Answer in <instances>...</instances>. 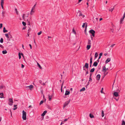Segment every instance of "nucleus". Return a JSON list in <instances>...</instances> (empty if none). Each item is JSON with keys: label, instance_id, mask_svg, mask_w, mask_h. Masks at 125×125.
<instances>
[{"label": "nucleus", "instance_id": "f257e3e1", "mask_svg": "<svg viewBox=\"0 0 125 125\" xmlns=\"http://www.w3.org/2000/svg\"><path fill=\"white\" fill-rule=\"evenodd\" d=\"M26 113L25 112L24 110L22 111V118L24 120H25L26 119Z\"/></svg>", "mask_w": 125, "mask_h": 125}, {"label": "nucleus", "instance_id": "f03ea898", "mask_svg": "<svg viewBox=\"0 0 125 125\" xmlns=\"http://www.w3.org/2000/svg\"><path fill=\"white\" fill-rule=\"evenodd\" d=\"M9 102L8 104L10 105H12L13 102V101L12 99L10 98L9 99Z\"/></svg>", "mask_w": 125, "mask_h": 125}, {"label": "nucleus", "instance_id": "7ed1b4c3", "mask_svg": "<svg viewBox=\"0 0 125 125\" xmlns=\"http://www.w3.org/2000/svg\"><path fill=\"white\" fill-rule=\"evenodd\" d=\"M89 32L91 34H92V35L93 37H94L95 31L93 30H91L89 31Z\"/></svg>", "mask_w": 125, "mask_h": 125}, {"label": "nucleus", "instance_id": "20e7f679", "mask_svg": "<svg viewBox=\"0 0 125 125\" xmlns=\"http://www.w3.org/2000/svg\"><path fill=\"white\" fill-rule=\"evenodd\" d=\"M70 99H69L68 101L66 102H65L63 105V108H64L68 104H69V103L70 101Z\"/></svg>", "mask_w": 125, "mask_h": 125}, {"label": "nucleus", "instance_id": "39448f33", "mask_svg": "<svg viewBox=\"0 0 125 125\" xmlns=\"http://www.w3.org/2000/svg\"><path fill=\"white\" fill-rule=\"evenodd\" d=\"M36 5V4L34 5L31 9V15H32L33 14V13L34 12V11H33V10L35 9Z\"/></svg>", "mask_w": 125, "mask_h": 125}, {"label": "nucleus", "instance_id": "423d86ee", "mask_svg": "<svg viewBox=\"0 0 125 125\" xmlns=\"http://www.w3.org/2000/svg\"><path fill=\"white\" fill-rule=\"evenodd\" d=\"M100 75L99 74H98L96 76V80H99L100 77Z\"/></svg>", "mask_w": 125, "mask_h": 125}, {"label": "nucleus", "instance_id": "0eeeda50", "mask_svg": "<svg viewBox=\"0 0 125 125\" xmlns=\"http://www.w3.org/2000/svg\"><path fill=\"white\" fill-rule=\"evenodd\" d=\"M92 57H91L90 58V67H91L92 64Z\"/></svg>", "mask_w": 125, "mask_h": 125}, {"label": "nucleus", "instance_id": "6e6552de", "mask_svg": "<svg viewBox=\"0 0 125 125\" xmlns=\"http://www.w3.org/2000/svg\"><path fill=\"white\" fill-rule=\"evenodd\" d=\"M83 66L88 69L89 67L88 63H85L84 66Z\"/></svg>", "mask_w": 125, "mask_h": 125}, {"label": "nucleus", "instance_id": "1a4fd4ad", "mask_svg": "<svg viewBox=\"0 0 125 125\" xmlns=\"http://www.w3.org/2000/svg\"><path fill=\"white\" fill-rule=\"evenodd\" d=\"M79 16H82V17L83 18H84L85 17V15H83V14H82V13L81 12H79Z\"/></svg>", "mask_w": 125, "mask_h": 125}, {"label": "nucleus", "instance_id": "9d476101", "mask_svg": "<svg viewBox=\"0 0 125 125\" xmlns=\"http://www.w3.org/2000/svg\"><path fill=\"white\" fill-rule=\"evenodd\" d=\"M86 25L85 28H86L87 26V23H83L82 27L83 28H84L85 27V25Z\"/></svg>", "mask_w": 125, "mask_h": 125}, {"label": "nucleus", "instance_id": "9b49d317", "mask_svg": "<svg viewBox=\"0 0 125 125\" xmlns=\"http://www.w3.org/2000/svg\"><path fill=\"white\" fill-rule=\"evenodd\" d=\"M114 95L115 97H117L118 95V93L117 92H115L114 93Z\"/></svg>", "mask_w": 125, "mask_h": 125}, {"label": "nucleus", "instance_id": "f8f14e48", "mask_svg": "<svg viewBox=\"0 0 125 125\" xmlns=\"http://www.w3.org/2000/svg\"><path fill=\"white\" fill-rule=\"evenodd\" d=\"M70 92L69 91H66L65 93V95H69L70 94Z\"/></svg>", "mask_w": 125, "mask_h": 125}, {"label": "nucleus", "instance_id": "ddd939ff", "mask_svg": "<svg viewBox=\"0 0 125 125\" xmlns=\"http://www.w3.org/2000/svg\"><path fill=\"white\" fill-rule=\"evenodd\" d=\"M111 60L110 58H108L107 59L106 61L105 62V63H107L108 62H109Z\"/></svg>", "mask_w": 125, "mask_h": 125}, {"label": "nucleus", "instance_id": "4468645a", "mask_svg": "<svg viewBox=\"0 0 125 125\" xmlns=\"http://www.w3.org/2000/svg\"><path fill=\"white\" fill-rule=\"evenodd\" d=\"M47 113V111L46 110L44 111L42 114L41 115L42 116H44L45 115V114Z\"/></svg>", "mask_w": 125, "mask_h": 125}, {"label": "nucleus", "instance_id": "2eb2a0df", "mask_svg": "<svg viewBox=\"0 0 125 125\" xmlns=\"http://www.w3.org/2000/svg\"><path fill=\"white\" fill-rule=\"evenodd\" d=\"M26 87H28L29 88V89L31 90V88H33V86L32 85H30Z\"/></svg>", "mask_w": 125, "mask_h": 125}, {"label": "nucleus", "instance_id": "dca6fc26", "mask_svg": "<svg viewBox=\"0 0 125 125\" xmlns=\"http://www.w3.org/2000/svg\"><path fill=\"white\" fill-rule=\"evenodd\" d=\"M21 55L22 56H23V54L22 53H19V57L20 59L21 58Z\"/></svg>", "mask_w": 125, "mask_h": 125}, {"label": "nucleus", "instance_id": "f3484780", "mask_svg": "<svg viewBox=\"0 0 125 125\" xmlns=\"http://www.w3.org/2000/svg\"><path fill=\"white\" fill-rule=\"evenodd\" d=\"M124 19V17H123L120 19V24L122 23V22L123 21Z\"/></svg>", "mask_w": 125, "mask_h": 125}, {"label": "nucleus", "instance_id": "a211bd4d", "mask_svg": "<svg viewBox=\"0 0 125 125\" xmlns=\"http://www.w3.org/2000/svg\"><path fill=\"white\" fill-rule=\"evenodd\" d=\"M98 64V63L97 62H94L93 66L95 67Z\"/></svg>", "mask_w": 125, "mask_h": 125}, {"label": "nucleus", "instance_id": "6ab92c4d", "mask_svg": "<svg viewBox=\"0 0 125 125\" xmlns=\"http://www.w3.org/2000/svg\"><path fill=\"white\" fill-rule=\"evenodd\" d=\"M91 45H87V46L86 48L87 50H89L90 48Z\"/></svg>", "mask_w": 125, "mask_h": 125}, {"label": "nucleus", "instance_id": "aec40b11", "mask_svg": "<svg viewBox=\"0 0 125 125\" xmlns=\"http://www.w3.org/2000/svg\"><path fill=\"white\" fill-rule=\"evenodd\" d=\"M3 97V93H0V98H2Z\"/></svg>", "mask_w": 125, "mask_h": 125}, {"label": "nucleus", "instance_id": "412c9836", "mask_svg": "<svg viewBox=\"0 0 125 125\" xmlns=\"http://www.w3.org/2000/svg\"><path fill=\"white\" fill-rule=\"evenodd\" d=\"M8 32V31L5 29V27H4L3 29V32L4 33L6 32Z\"/></svg>", "mask_w": 125, "mask_h": 125}, {"label": "nucleus", "instance_id": "4be33fe9", "mask_svg": "<svg viewBox=\"0 0 125 125\" xmlns=\"http://www.w3.org/2000/svg\"><path fill=\"white\" fill-rule=\"evenodd\" d=\"M88 45H91V41L90 40H88Z\"/></svg>", "mask_w": 125, "mask_h": 125}, {"label": "nucleus", "instance_id": "5701e85b", "mask_svg": "<svg viewBox=\"0 0 125 125\" xmlns=\"http://www.w3.org/2000/svg\"><path fill=\"white\" fill-rule=\"evenodd\" d=\"M2 52V53L3 54H6L7 53V52L6 50L4 51H3Z\"/></svg>", "mask_w": 125, "mask_h": 125}, {"label": "nucleus", "instance_id": "b1692460", "mask_svg": "<svg viewBox=\"0 0 125 125\" xmlns=\"http://www.w3.org/2000/svg\"><path fill=\"white\" fill-rule=\"evenodd\" d=\"M95 70V69L94 68H93L92 69H91L90 71V72L93 73V72Z\"/></svg>", "mask_w": 125, "mask_h": 125}, {"label": "nucleus", "instance_id": "393cba45", "mask_svg": "<svg viewBox=\"0 0 125 125\" xmlns=\"http://www.w3.org/2000/svg\"><path fill=\"white\" fill-rule=\"evenodd\" d=\"M85 90V87H83V88L82 89H80V92H81L82 91H84Z\"/></svg>", "mask_w": 125, "mask_h": 125}, {"label": "nucleus", "instance_id": "a878e982", "mask_svg": "<svg viewBox=\"0 0 125 125\" xmlns=\"http://www.w3.org/2000/svg\"><path fill=\"white\" fill-rule=\"evenodd\" d=\"M115 5L114 6L113 8H112L111 9L109 10V11L111 12H112L113 11V10H114V8L115 7Z\"/></svg>", "mask_w": 125, "mask_h": 125}, {"label": "nucleus", "instance_id": "bb28decb", "mask_svg": "<svg viewBox=\"0 0 125 125\" xmlns=\"http://www.w3.org/2000/svg\"><path fill=\"white\" fill-rule=\"evenodd\" d=\"M103 53L101 52L100 53L99 55V57L98 59H99L101 57V56L102 55Z\"/></svg>", "mask_w": 125, "mask_h": 125}, {"label": "nucleus", "instance_id": "cd10ccee", "mask_svg": "<svg viewBox=\"0 0 125 125\" xmlns=\"http://www.w3.org/2000/svg\"><path fill=\"white\" fill-rule=\"evenodd\" d=\"M17 105H14V107H15V108H13V110H16V109H17V107H16V106H17Z\"/></svg>", "mask_w": 125, "mask_h": 125}, {"label": "nucleus", "instance_id": "c85d7f7f", "mask_svg": "<svg viewBox=\"0 0 125 125\" xmlns=\"http://www.w3.org/2000/svg\"><path fill=\"white\" fill-rule=\"evenodd\" d=\"M104 116V112L103 110H102V116L103 117Z\"/></svg>", "mask_w": 125, "mask_h": 125}, {"label": "nucleus", "instance_id": "c756f323", "mask_svg": "<svg viewBox=\"0 0 125 125\" xmlns=\"http://www.w3.org/2000/svg\"><path fill=\"white\" fill-rule=\"evenodd\" d=\"M89 116L90 118H92L94 117V116L93 115L91 114H89Z\"/></svg>", "mask_w": 125, "mask_h": 125}, {"label": "nucleus", "instance_id": "7c9ffc66", "mask_svg": "<svg viewBox=\"0 0 125 125\" xmlns=\"http://www.w3.org/2000/svg\"><path fill=\"white\" fill-rule=\"evenodd\" d=\"M92 77H89V80L88 81L89 82H92Z\"/></svg>", "mask_w": 125, "mask_h": 125}, {"label": "nucleus", "instance_id": "2f4dec72", "mask_svg": "<svg viewBox=\"0 0 125 125\" xmlns=\"http://www.w3.org/2000/svg\"><path fill=\"white\" fill-rule=\"evenodd\" d=\"M112 26H113V28L112 29H111V31L112 32H114V25H113L112 24Z\"/></svg>", "mask_w": 125, "mask_h": 125}, {"label": "nucleus", "instance_id": "473e14b6", "mask_svg": "<svg viewBox=\"0 0 125 125\" xmlns=\"http://www.w3.org/2000/svg\"><path fill=\"white\" fill-rule=\"evenodd\" d=\"M106 68L105 67V66H104V67H103V69L102 70L103 72H104V71H105V70H106Z\"/></svg>", "mask_w": 125, "mask_h": 125}, {"label": "nucleus", "instance_id": "72a5a7b5", "mask_svg": "<svg viewBox=\"0 0 125 125\" xmlns=\"http://www.w3.org/2000/svg\"><path fill=\"white\" fill-rule=\"evenodd\" d=\"M122 125H125V122L123 120L122 121Z\"/></svg>", "mask_w": 125, "mask_h": 125}, {"label": "nucleus", "instance_id": "f704fd0d", "mask_svg": "<svg viewBox=\"0 0 125 125\" xmlns=\"http://www.w3.org/2000/svg\"><path fill=\"white\" fill-rule=\"evenodd\" d=\"M5 35L6 36L7 38L8 39H9V36L8 34L6 33L5 34Z\"/></svg>", "mask_w": 125, "mask_h": 125}, {"label": "nucleus", "instance_id": "c9c22d12", "mask_svg": "<svg viewBox=\"0 0 125 125\" xmlns=\"http://www.w3.org/2000/svg\"><path fill=\"white\" fill-rule=\"evenodd\" d=\"M52 97V96H49V101H51V98Z\"/></svg>", "mask_w": 125, "mask_h": 125}, {"label": "nucleus", "instance_id": "e433bc0d", "mask_svg": "<svg viewBox=\"0 0 125 125\" xmlns=\"http://www.w3.org/2000/svg\"><path fill=\"white\" fill-rule=\"evenodd\" d=\"M98 56V54L97 52H96L95 53V58H96Z\"/></svg>", "mask_w": 125, "mask_h": 125}, {"label": "nucleus", "instance_id": "4c0bfd02", "mask_svg": "<svg viewBox=\"0 0 125 125\" xmlns=\"http://www.w3.org/2000/svg\"><path fill=\"white\" fill-rule=\"evenodd\" d=\"M3 42V39L2 38H1L0 40V42L1 43H2Z\"/></svg>", "mask_w": 125, "mask_h": 125}, {"label": "nucleus", "instance_id": "58836bf2", "mask_svg": "<svg viewBox=\"0 0 125 125\" xmlns=\"http://www.w3.org/2000/svg\"><path fill=\"white\" fill-rule=\"evenodd\" d=\"M22 24L24 26H25L26 25V23L25 22H24V21L22 22Z\"/></svg>", "mask_w": 125, "mask_h": 125}, {"label": "nucleus", "instance_id": "ea45409f", "mask_svg": "<svg viewBox=\"0 0 125 125\" xmlns=\"http://www.w3.org/2000/svg\"><path fill=\"white\" fill-rule=\"evenodd\" d=\"M15 10L16 11V14H18V11L17 10V9H16V8L15 9Z\"/></svg>", "mask_w": 125, "mask_h": 125}, {"label": "nucleus", "instance_id": "a19ab883", "mask_svg": "<svg viewBox=\"0 0 125 125\" xmlns=\"http://www.w3.org/2000/svg\"><path fill=\"white\" fill-rule=\"evenodd\" d=\"M42 31H41L40 32H38L37 34L38 35H40L42 33Z\"/></svg>", "mask_w": 125, "mask_h": 125}, {"label": "nucleus", "instance_id": "79ce46f5", "mask_svg": "<svg viewBox=\"0 0 125 125\" xmlns=\"http://www.w3.org/2000/svg\"><path fill=\"white\" fill-rule=\"evenodd\" d=\"M37 64L38 66L41 69L42 68V67L38 63H37Z\"/></svg>", "mask_w": 125, "mask_h": 125}, {"label": "nucleus", "instance_id": "37998d69", "mask_svg": "<svg viewBox=\"0 0 125 125\" xmlns=\"http://www.w3.org/2000/svg\"><path fill=\"white\" fill-rule=\"evenodd\" d=\"M88 69H87V70L86 71V73H85V75H86L87 74H88Z\"/></svg>", "mask_w": 125, "mask_h": 125}, {"label": "nucleus", "instance_id": "c03bdc74", "mask_svg": "<svg viewBox=\"0 0 125 125\" xmlns=\"http://www.w3.org/2000/svg\"><path fill=\"white\" fill-rule=\"evenodd\" d=\"M43 102H43V101H42V100L40 102V103L39 104L40 105H41L43 103Z\"/></svg>", "mask_w": 125, "mask_h": 125}, {"label": "nucleus", "instance_id": "a18cd8bd", "mask_svg": "<svg viewBox=\"0 0 125 125\" xmlns=\"http://www.w3.org/2000/svg\"><path fill=\"white\" fill-rule=\"evenodd\" d=\"M1 4H3L4 3V0H1Z\"/></svg>", "mask_w": 125, "mask_h": 125}, {"label": "nucleus", "instance_id": "49530a36", "mask_svg": "<svg viewBox=\"0 0 125 125\" xmlns=\"http://www.w3.org/2000/svg\"><path fill=\"white\" fill-rule=\"evenodd\" d=\"M31 28H29V29L28 30V33H29L30 31H31Z\"/></svg>", "mask_w": 125, "mask_h": 125}, {"label": "nucleus", "instance_id": "de8ad7c7", "mask_svg": "<svg viewBox=\"0 0 125 125\" xmlns=\"http://www.w3.org/2000/svg\"><path fill=\"white\" fill-rule=\"evenodd\" d=\"M2 27V23L0 24V29Z\"/></svg>", "mask_w": 125, "mask_h": 125}, {"label": "nucleus", "instance_id": "09e8293b", "mask_svg": "<svg viewBox=\"0 0 125 125\" xmlns=\"http://www.w3.org/2000/svg\"><path fill=\"white\" fill-rule=\"evenodd\" d=\"M64 83V81H63L62 82V84L61 86V87L62 88V87H63V83Z\"/></svg>", "mask_w": 125, "mask_h": 125}, {"label": "nucleus", "instance_id": "8fccbe9b", "mask_svg": "<svg viewBox=\"0 0 125 125\" xmlns=\"http://www.w3.org/2000/svg\"><path fill=\"white\" fill-rule=\"evenodd\" d=\"M103 88H102V90H101V92L102 93H104V92L103 91Z\"/></svg>", "mask_w": 125, "mask_h": 125}, {"label": "nucleus", "instance_id": "3c124183", "mask_svg": "<svg viewBox=\"0 0 125 125\" xmlns=\"http://www.w3.org/2000/svg\"><path fill=\"white\" fill-rule=\"evenodd\" d=\"M73 32L74 33V34H76V32L74 30V29H73Z\"/></svg>", "mask_w": 125, "mask_h": 125}, {"label": "nucleus", "instance_id": "603ef678", "mask_svg": "<svg viewBox=\"0 0 125 125\" xmlns=\"http://www.w3.org/2000/svg\"><path fill=\"white\" fill-rule=\"evenodd\" d=\"M3 87L2 85H1L0 86V89H2L3 88Z\"/></svg>", "mask_w": 125, "mask_h": 125}, {"label": "nucleus", "instance_id": "864d4df0", "mask_svg": "<svg viewBox=\"0 0 125 125\" xmlns=\"http://www.w3.org/2000/svg\"><path fill=\"white\" fill-rule=\"evenodd\" d=\"M39 82L40 84H42V81L41 80H40L39 81Z\"/></svg>", "mask_w": 125, "mask_h": 125}, {"label": "nucleus", "instance_id": "5fc2aeb1", "mask_svg": "<svg viewBox=\"0 0 125 125\" xmlns=\"http://www.w3.org/2000/svg\"><path fill=\"white\" fill-rule=\"evenodd\" d=\"M90 82H89V81L88 82L86 85V86L85 87H86V86H88L89 84V83H90Z\"/></svg>", "mask_w": 125, "mask_h": 125}, {"label": "nucleus", "instance_id": "6e6d98bb", "mask_svg": "<svg viewBox=\"0 0 125 125\" xmlns=\"http://www.w3.org/2000/svg\"><path fill=\"white\" fill-rule=\"evenodd\" d=\"M92 73L90 72L89 77H92Z\"/></svg>", "mask_w": 125, "mask_h": 125}, {"label": "nucleus", "instance_id": "4d7b16f0", "mask_svg": "<svg viewBox=\"0 0 125 125\" xmlns=\"http://www.w3.org/2000/svg\"><path fill=\"white\" fill-rule=\"evenodd\" d=\"M27 21H28V24H29L30 23V21L28 19H27Z\"/></svg>", "mask_w": 125, "mask_h": 125}, {"label": "nucleus", "instance_id": "13d9d810", "mask_svg": "<svg viewBox=\"0 0 125 125\" xmlns=\"http://www.w3.org/2000/svg\"><path fill=\"white\" fill-rule=\"evenodd\" d=\"M115 45V44H113L111 46V47H113Z\"/></svg>", "mask_w": 125, "mask_h": 125}, {"label": "nucleus", "instance_id": "bf43d9fd", "mask_svg": "<svg viewBox=\"0 0 125 125\" xmlns=\"http://www.w3.org/2000/svg\"><path fill=\"white\" fill-rule=\"evenodd\" d=\"M24 66L22 64H21V68H23L24 67Z\"/></svg>", "mask_w": 125, "mask_h": 125}, {"label": "nucleus", "instance_id": "052dcab7", "mask_svg": "<svg viewBox=\"0 0 125 125\" xmlns=\"http://www.w3.org/2000/svg\"><path fill=\"white\" fill-rule=\"evenodd\" d=\"M125 17V13H124V15L123 16V17H124V18Z\"/></svg>", "mask_w": 125, "mask_h": 125}, {"label": "nucleus", "instance_id": "680f3d73", "mask_svg": "<svg viewBox=\"0 0 125 125\" xmlns=\"http://www.w3.org/2000/svg\"><path fill=\"white\" fill-rule=\"evenodd\" d=\"M29 45L30 47V48L31 49H32V46H31V44H29Z\"/></svg>", "mask_w": 125, "mask_h": 125}, {"label": "nucleus", "instance_id": "e2e57ef3", "mask_svg": "<svg viewBox=\"0 0 125 125\" xmlns=\"http://www.w3.org/2000/svg\"><path fill=\"white\" fill-rule=\"evenodd\" d=\"M67 120V119H65L63 121L64 122H65V121H66Z\"/></svg>", "mask_w": 125, "mask_h": 125}, {"label": "nucleus", "instance_id": "0e129e2a", "mask_svg": "<svg viewBox=\"0 0 125 125\" xmlns=\"http://www.w3.org/2000/svg\"><path fill=\"white\" fill-rule=\"evenodd\" d=\"M1 6L2 8V9H3V4H1Z\"/></svg>", "mask_w": 125, "mask_h": 125}, {"label": "nucleus", "instance_id": "69168bd1", "mask_svg": "<svg viewBox=\"0 0 125 125\" xmlns=\"http://www.w3.org/2000/svg\"><path fill=\"white\" fill-rule=\"evenodd\" d=\"M42 84L43 85V86L45 85V83H42Z\"/></svg>", "mask_w": 125, "mask_h": 125}, {"label": "nucleus", "instance_id": "338daca9", "mask_svg": "<svg viewBox=\"0 0 125 125\" xmlns=\"http://www.w3.org/2000/svg\"><path fill=\"white\" fill-rule=\"evenodd\" d=\"M108 69H109L108 68H106V70H105V71H104V72H105L106 71L108 70Z\"/></svg>", "mask_w": 125, "mask_h": 125}, {"label": "nucleus", "instance_id": "774afa93", "mask_svg": "<svg viewBox=\"0 0 125 125\" xmlns=\"http://www.w3.org/2000/svg\"><path fill=\"white\" fill-rule=\"evenodd\" d=\"M85 67H84V66H83V70H85V71H86V69H85Z\"/></svg>", "mask_w": 125, "mask_h": 125}]
</instances>
